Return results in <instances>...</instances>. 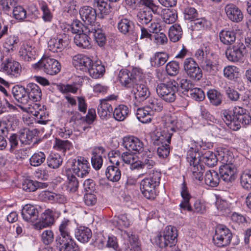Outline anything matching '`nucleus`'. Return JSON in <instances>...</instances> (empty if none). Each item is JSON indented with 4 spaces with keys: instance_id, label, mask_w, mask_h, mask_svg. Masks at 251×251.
Masks as SVG:
<instances>
[{
    "instance_id": "nucleus-17",
    "label": "nucleus",
    "mask_w": 251,
    "mask_h": 251,
    "mask_svg": "<svg viewBox=\"0 0 251 251\" xmlns=\"http://www.w3.org/2000/svg\"><path fill=\"white\" fill-rule=\"evenodd\" d=\"M225 11L228 19L233 23H239L244 18L241 10L234 4H226L225 7Z\"/></svg>"
},
{
    "instance_id": "nucleus-45",
    "label": "nucleus",
    "mask_w": 251,
    "mask_h": 251,
    "mask_svg": "<svg viewBox=\"0 0 251 251\" xmlns=\"http://www.w3.org/2000/svg\"><path fill=\"white\" fill-rule=\"evenodd\" d=\"M129 109L127 106L120 104L113 111V115L114 119L118 121H124L129 113Z\"/></svg>"
},
{
    "instance_id": "nucleus-57",
    "label": "nucleus",
    "mask_w": 251,
    "mask_h": 251,
    "mask_svg": "<svg viewBox=\"0 0 251 251\" xmlns=\"http://www.w3.org/2000/svg\"><path fill=\"white\" fill-rule=\"evenodd\" d=\"M107 0H94V6L97 7L100 14L107 15L110 12L111 6L107 3Z\"/></svg>"
},
{
    "instance_id": "nucleus-23",
    "label": "nucleus",
    "mask_w": 251,
    "mask_h": 251,
    "mask_svg": "<svg viewBox=\"0 0 251 251\" xmlns=\"http://www.w3.org/2000/svg\"><path fill=\"white\" fill-rule=\"evenodd\" d=\"M71 222L67 219H64L59 226V234L55 238V242L72 237L70 227Z\"/></svg>"
},
{
    "instance_id": "nucleus-2",
    "label": "nucleus",
    "mask_w": 251,
    "mask_h": 251,
    "mask_svg": "<svg viewBox=\"0 0 251 251\" xmlns=\"http://www.w3.org/2000/svg\"><path fill=\"white\" fill-rule=\"evenodd\" d=\"M222 113L226 124L233 130H238L242 126L248 125L251 122L248 110L240 106H235L231 110H224Z\"/></svg>"
},
{
    "instance_id": "nucleus-18",
    "label": "nucleus",
    "mask_w": 251,
    "mask_h": 251,
    "mask_svg": "<svg viewBox=\"0 0 251 251\" xmlns=\"http://www.w3.org/2000/svg\"><path fill=\"white\" fill-rule=\"evenodd\" d=\"M188 161L190 165L192 166L191 170L194 177L200 181L203 179V173L204 172V167L200 164V160L196 157V155H189L187 157Z\"/></svg>"
},
{
    "instance_id": "nucleus-42",
    "label": "nucleus",
    "mask_w": 251,
    "mask_h": 251,
    "mask_svg": "<svg viewBox=\"0 0 251 251\" xmlns=\"http://www.w3.org/2000/svg\"><path fill=\"white\" fill-rule=\"evenodd\" d=\"M216 205L218 214L221 215L227 216L231 213L230 203L226 200L218 199L216 202Z\"/></svg>"
},
{
    "instance_id": "nucleus-21",
    "label": "nucleus",
    "mask_w": 251,
    "mask_h": 251,
    "mask_svg": "<svg viewBox=\"0 0 251 251\" xmlns=\"http://www.w3.org/2000/svg\"><path fill=\"white\" fill-rule=\"evenodd\" d=\"M40 131L37 129L30 130L27 128L20 129L18 132L19 139L22 144L29 145L33 139L38 135Z\"/></svg>"
},
{
    "instance_id": "nucleus-12",
    "label": "nucleus",
    "mask_w": 251,
    "mask_h": 251,
    "mask_svg": "<svg viewBox=\"0 0 251 251\" xmlns=\"http://www.w3.org/2000/svg\"><path fill=\"white\" fill-rule=\"evenodd\" d=\"M71 169L78 176L83 177L89 174L90 167L86 158L82 156H77L73 160Z\"/></svg>"
},
{
    "instance_id": "nucleus-56",
    "label": "nucleus",
    "mask_w": 251,
    "mask_h": 251,
    "mask_svg": "<svg viewBox=\"0 0 251 251\" xmlns=\"http://www.w3.org/2000/svg\"><path fill=\"white\" fill-rule=\"evenodd\" d=\"M162 99H150L147 108L151 109L152 112H161L163 108V103Z\"/></svg>"
},
{
    "instance_id": "nucleus-32",
    "label": "nucleus",
    "mask_w": 251,
    "mask_h": 251,
    "mask_svg": "<svg viewBox=\"0 0 251 251\" xmlns=\"http://www.w3.org/2000/svg\"><path fill=\"white\" fill-rule=\"evenodd\" d=\"M173 133L168 131L163 130L160 132H157L152 138L153 144L156 146L164 145V144H170Z\"/></svg>"
},
{
    "instance_id": "nucleus-29",
    "label": "nucleus",
    "mask_w": 251,
    "mask_h": 251,
    "mask_svg": "<svg viewBox=\"0 0 251 251\" xmlns=\"http://www.w3.org/2000/svg\"><path fill=\"white\" fill-rule=\"evenodd\" d=\"M105 151V150L102 147H95L92 151L91 163L93 167L96 170H100L103 163V159L101 154Z\"/></svg>"
},
{
    "instance_id": "nucleus-55",
    "label": "nucleus",
    "mask_w": 251,
    "mask_h": 251,
    "mask_svg": "<svg viewBox=\"0 0 251 251\" xmlns=\"http://www.w3.org/2000/svg\"><path fill=\"white\" fill-rule=\"evenodd\" d=\"M240 178L241 185L244 189H251V170L244 171Z\"/></svg>"
},
{
    "instance_id": "nucleus-11",
    "label": "nucleus",
    "mask_w": 251,
    "mask_h": 251,
    "mask_svg": "<svg viewBox=\"0 0 251 251\" xmlns=\"http://www.w3.org/2000/svg\"><path fill=\"white\" fill-rule=\"evenodd\" d=\"M70 43L69 36L66 33H60L52 37L48 42V48L50 50L53 52L62 51Z\"/></svg>"
},
{
    "instance_id": "nucleus-30",
    "label": "nucleus",
    "mask_w": 251,
    "mask_h": 251,
    "mask_svg": "<svg viewBox=\"0 0 251 251\" xmlns=\"http://www.w3.org/2000/svg\"><path fill=\"white\" fill-rule=\"evenodd\" d=\"M75 236L80 242L86 243L92 238V233L89 228L80 226L75 229Z\"/></svg>"
},
{
    "instance_id": "nucleus-43",
    "label": "nucleus",
    "mask_w": 251,
    "mask_h": 251,
    "mask_svg": "<svg viewBox=\"0 0 251 251\" xmlns=\"http://www.w3.org/2000/svg\"><path fill=\"white\" fill-rule=\"evenodd\" d=\"M207 97L211 104L218 106L222 102L223 95L216 89H210L207 92Z\"/></svg>"
},
{
    "instance_id": "nucleus-19",
    "label": "nucleus",
    "mask_w": 251,
    "mask_h": 251,
    "mask_svg": "<svg viewBox=\"0 0 251 251\" xmlns=\"http://www.w3.org/2000/svg\"><path fill=\"white\" fill-rule=\"evenodd\" d=\"M93 60L83 54H77L73 57V63L77 70L88 72Z\"/></svg>"
},
{
    "instance_id": "nucleus-37",
    "label": "nucleus",
    "mask_w": 251,
    "mask_h": 251,
    "mask_svg": "<svg viewBox=\"0 0 251 251\" xmlns=\"http://www.w3.org/2000/svg\"><path fill=\"white\" fill-rule=\"evenodd\" d=\"M90 75L94 78H98L102 77L105 73V67L101 65L100 62H93L88 72Z\"/></svg>"
},
{
    "instance_id": "nucleus-38",
    "label": "nucleus",
    "mask_w": 251,
    "mask_h": 251,
    "mask_svg": "<svg viewBox=\"0 0 251 251\" xmlns=\"http://www.w3.org/2000/svg\"><path fill=\"white\" fill-rule=\"evenodd\" d=\"M107 178L110 181L118 182L121 177V172L118 166L113 165H109L105 170Z\"/></svg>"
},
{
    "instance_id": "nucleus-1",
    "label": "nucleus",
    "mask_w": 251,
    "mask_h": 251,
    "mask_svg": "<svg viewBox=\"0 0 251 251\" xmlns=\"http://www.w3.org/2000/svg\"><path fill=\"white\" fill-rule=\"evenodd\" d=\"M141 75L138 69H133L131 72L127 70H121L119 74V81L125 87L133 88L134 98L138 102L146 100L150 96L149 88L145 84H138Z\"/></svg>"
},
{
    "instance_id": "nucleus-63",
    "label": "nucleus",
    "mask_w": 251,
    "mask_h": 251,
    "mask_svg": "<svg viewBox=\"0 0 251 251\" xmlns=\"http://www.w3.org/2000/svg\"><path fill=\"white\" fill-rule=\"evenodd\" d=\"M13 16L19 21H23L26 17V11L23 6L17 5L13 9Z\"/></svg>"
},
{
    "instance_id": "nucleus-27",
    "label": "nucleus",
    "mask_w": 251,
    "mask_h": 251,
    "mask_svg": "<svg viewBox=\"0 0 251 251\" xmlns=\"http://www.w3.org/2000/svg\"><path fill=\"white\" fill-rule=\"evenodd\" d=\"M201 66L203 71L214 75L219 71V63L218 60L207 57L201 62Z\"/></svg>"
},
{
    "instance_id": "nucleus-35",
    "label": "nucleus",
    "mask_w": 251,
    "mask_h": 251,
    "mask_svg": "<svg viewBox=\"0 0 251 251\" xmlns=\"http://www.w3.org/2000/svg\"><path fill=\"white\" fill-rule=\"evenodd\" d=\"M205 183L211 187H217L221 181L219 174L214 170L207 171L204 176Z\"/></svg>"
},
{
    "instance_id": "nucleus-54",
    "label": "nucleus",
    "mask_w": 251,
    "mask_h": 251,
    "mask_svg": "<svg viewBox=\"0 0 251 251\" xmlns=\"http://www.w3.org/2000/svg\"><path fill=\"white\" fill-rule=\"evenodd\" d=\"M162 17L164 22L166 24H171L176 21L177 18V14L175 10L170 9H164Z\"/></svg>"
},
{
    "instance_id": "nucleus-50",
    "label": "nucleus",
    "mask_w": 251,
    "mask_h": 251,
    "mask_svg": "<svg viewBox=\"0 0 251 251\" xmlns=\"http://www.w3.org/2000/svg\"><path fill=\"white\" fill-rule=\"evenodd\" d=\"M238 69L235 66L228 65L225 67L223 70L225 77L230 80H235L238 77Z\"/></svg>"
},
{
    "instance_id": "nucleus-59",
    "label": "nucleus",
    "mask_w": 251,
    "mask_h": 251,
    "mask_svg": "<svg viewBox=\"0 0 251 251\" xmlns=\"http://www.w3.org/2000/svg\"><path fill=\"white\" fill-rule=\"evenodd\" d=\"M19 136L16 133H12L8 138L9 149L11 153L16 154L19 148Z\"/></svg>"
},
{
    "instance_id": "nucleus-34",
    "label": "nucleus",
    "mask_w": 251,
    "mask_h": 251,
    "mask_svg": "<svg viewBox=\"0 0 251 251\" xmlns=\"http://www.w3.org/2000/svg\"><path fill=\"white\" fill-rule=\"evenodd\" d=\"M124 235L126 236L129 242V245L125 247V251H140L141 247L137 237L133 234L132 232H128L124 231Z\"/></svg>"
},
{
    "instance_id": "nucleus-7",
    "label": "nucleus",
    "mask_w": 251,
    "mask_h": 251,
    "mask_svg": "<svg viewBox=\"0 0 251 251\" xmlns=\"http://www.w3.org/2000/svg\"><path fill=\"white\" fill-rule=\"evenodd\" d=\"M34 68L44 71L50 75H55L61 70L60 63L55 59L49 57L42 58L40 61L33 65Z\"/></svg>"
},
{
    "instance_id": "nucleus-47",
    "label": "nucleus",
    "mask_w": 251,
    "mask_h": 251,
    "mask_svg": "<svg viewBox=\"0 0 251 251\" xmlns=\"http://www.w3.org/2000/svg\"><path fill=\"white\" fill-rule=\"evenodd\" d=\"M153 11L151 9L143 8L137 14V18L139 22L142 24L147 25L152 19Z\"/></svg>"
},
{
    "instance_id": "nucleus-64",
    "label": "nucleus",
    "mask_w": 251,
    "mask_h": 251,
    "mask_svg": "<svg viewBox=\"0 0 251 251\" xmlns=\"http://www.w3.org/2000/svg\"><path fill=\"white\" fill-rule=\"evenodd\" d=\"M188 97L196 101H201L204 99L205 94L201 89L194 87L189 93Z\"/></svg>"
},
{
    "instance_id": "nucleus-49",
    "label": "nucleus",
    "mask_w": 251,
    "mask_h": 251,
    "mask_svg": "<svg viewBox=\"0 0 251 251\" xmlns=\"http://www.w3.org/2000/svg\"><path fill=\"white\" fill-rule=\"evenodd\" d=\"M63 159L58 153H51L47 158L48 166L52 169L58 168L62 164Z\"/></svg>"
},
{
    "instance_id": "nucleus-46",
    "label": "nucleus",
    "mask_w": 251,
    "mask_h": 251,
    "mask_svg": "<svg viewBox=\"0 0 251 251\" xmlns=\"http://www.w3.org/2000/svg\"><path fill=\"white\" fill-rule=\"evenodd\" d=\"M183 31L179 25L175 24L171 26L169 30V37L170 40L176 42L182 37Z\"/></svg>"
},
{
    "instance_id": "nucleus-16",
    "label": "nucleus",
    "mask_w": 251,
    "mask_h": 251,
    "mask_svg": "<svg viewBox=\"0 0 251 251\" xmlns=\"http://www.w3.org/2000/svg\"><path fill=\"white\" fill-rule=\"evenodd\" d=\"M79 14L86 25L94 27L97 16L95 9L89 6H84L80 9Z\"/></svg>"
},
{
    "instance_id": "nucleus-6",
    "label": "nucleus",
    "mask_w": 251,
    "mask_h": 251,
    "mask_svg": "<svg viewBox=\"0 0 251 251\" xmlns=\"http://www.w3.org/2000/svg\"><path fill=\"white\" fill-rule=\"evenodd\" d=\"M178 84L175 81L161 83L157 85L156 90L160 98L167 102H174L176 99V93L178 91Z\"/></svg>"
},
{
    "instance_id": "nucleus-24",
    "label": "nucleus",
    "mask_w": 251,
    "mask_h": 251,
    "mask_svg": "<svg viewBox=\"0 0 251 251\" xmlns=\"http://www.w3.org/2000/svg\"><path fill=\"white\" fill-rule=\"evenodd\" d=\"M38 209L31 204H26L22 210L23 219L26 222L34 223L38 219L39 216Z\"/></svg>"
},
{
    "instance_id": "nucleus-5",
    "label": "nucleus",
    "mask_w": 251,
    "mask_h": 251,
    "mask_svg": "<svg viewBox=\"0 0 251 251\" xmlns=\"http://www.w3.org/2000/svg\"><path fill=\"white\" fill-rule=\"evenodd\" d=\"M230 159V160L227 154H224L222 160L223 164L219 169L221 180H222L227 183L233 182L236 177L237 168L232 162L233 158L231 156Z\"/></svg>"
},
{
    "instance_id": "nucleus-60",
    "label": "nucleus",
    "mask_w": 251,
    "mask_h": 251,
    "mask_svg": "<svg viewBox=\"0 0 251 251\" xmlns=\"http://www.w3.org/2000/svg\"><path fill=\"white\" fill-rule=\"evenodd\" d=\"M19 42V39L17 36L11 35L6 38L4 47L8 52L13 51L16 49Z\"/></svg>"
},
{
    "instance_id": "nucleus-25",
    "label": "nucleus",
    "mask_w": 251,
    "mask_h": 251,
    "mask_svg": "<svg viewBox=\"0 0 251 251\" xmlns=\"http://www.w3.org/2000/svg\"><path fill=\"white\" fill-rule=\"evenodd\" d=\"M181 196L182 198V200L179 204L181 210H187L192 212L193 208L190 203V200L192 198V196L188 191L186 183L185 181L182 184Z\"/></svg>"
},
{
    "instance_id": "nucleus-52",
    "label": "nucleus",
    "mask_w": 251,
    "mask_h": 251,
    "mask_svg": "<svg viewBox=\"0 0 251 251\" xmlns=\"http://www.w3.org/2000/svg\"><path fill=\"white\" fill-rule=\"evenodd\" d=\"M46 159L45 154L42 151L34 153L30 158V164L33 167H38L43 164Z\"/></svg>"
},
{
    "instance_id": "nucleus-53",
    "label": "nucleus",
    "mask_w": 251,
    "mask_h": 251,
    "mask_svg": "<svg viewBox=\"0 0 251 251\" xmlns=\"http://www.w3.org/2000/svg\"><path fill=\"white\" fill-rule=\"evenodd\" d=\"M89 25H84L77 20H74L72 24L69 25L68 30L71 31L74 34H81L85 32L86 28L89 27Z\"/></svg>"
},
{
    "instance_id": "nucleus-61",
    "label": "nucleus",
    "mask_w": 251,
    "mask_h": 251,
    "mask_svg": "<svg viewBox=\"0 0 251 251\" xmlns=\"http://www.w3.org/2000/svg\"><path fill=\"white\" fill-rule=\"evenodd\" d=\"M179 63L176 61H172L166 66V71L170 76L176 75L179 71Z\"/></svg>"
},
{
    "instance_id": "nucleus-62",
    "label": "nucleus",
    "mask_w": 251,
    "mask_h": 251,
    "mask_svg": "<svg viewBox=\"0 0 251 251\" xmlns=\"http://www.w3.org/2000/svg\"><path fill=\"white\" fill-rule=\"evenodd\" d=\"M179 85L183 90L182 93L187 96H189V93L195 87L194 83L190 80L186 78L182 79L180 81Z\"/></svg>"
},
{
    "instance_id": "nucleus-41",
    "label": "nucleus",
    "mask_w": 251,
    "mask_h": 251,
    "mask_svg": "<svg viewBox=\"0 0 251 251\" xmlns=\"http://www.w3.org/2000/svg\"><path fill=\"white\" fill-rule=\"evenodd\" d=\"M74 43L77 46L82 49H89L91 48L88 33L83 32L76 34L74 37Z\"/></svg>"
},
{
    "instance_id": "nucleus-26",
    "label": "nucleus",
    "mask_w": 251,
    "mask_h": 251,
    "mask_svg": "<svg viewBox=\"0 0 251 251\" xmlns=\"http://www.w3.org/2000/svg\"><path fill=\"white\" fill-rule=\"evenodd\" d=\"M55 246L59 251H80L78 246L73 237L56 242Z\"/></svg>"
},
{
    "instance_id": "nucleus-4",
    "label": "nucleus",
    "mask_w": 251,
    "mask_h": 251,
    "mask_svg": "<svg viewBox=\"0 0 251 251\" xmlns=\"http://www.w3.org/2000/svg\"><path fill=\"white\" fill-rule=\"evenodd\" d=\"M176 228L171 226H167L164 230L159 233L155 238V244L160 248L175 246L177 243Z\"/></svg>"
},
{
    "instance_id": "nucleus-15",
    "label": "nucleus",
    "mask_w": 251,
    "mask_h": 251,
    "mask_svg": "<svg viewBox=\"0 0 251 251\" xmlns=\"http://www.w3.org/2000/svg\"><path fill=\"white\" fill-rule=\"evenodd\" d=\"M123 145L129 151L141 153L144 150V144L138 138L133 136H126L123 138Z\"/></svg>"
},
{
    "instance_id": "nucleus-9",
    "label": "nucleus",
    "mask_w": 251,
    "mask_h": 251,
    "mask_svg": "<svg viewBox=\"0 0 251 251\" xmlns=\"http://www.w3.org/2000/svg\"><path fill=\"white\" fill-rule=\"evenodd\" d=\"M246 52L245 51L244 43L239 42L232 46L228 47L225 51V54L230 62L240 63L243 62Z\"/></svg>"
},
{
    "instance_id": "nucleus-31",
    "label": "nucleus",
    "mask_w": 251,
    "mask_h": 251,
    "mask_svg": "<svg viewBox=\"0 0 251 251\" xmlns=\"http://www.w3.org/2000/svg\"><path fill=\"white\" fill-rule=\"evenodd\" d=\"M28 102L31 100L33 101H39L42 98V92L38 85L30 83L26 85Z\"/></svg>"
},
{
    "instance_id": "nucleus-40",
    "label": "nucleus",
    "mask_w": 251,
    "mask_h": 251,
    "mask_svg": "<svg viewBox=\"0 0 251 251\" xmlns=\"http://www.w3.org/2000/svg\"><path fill=\"white\" fill-rule=\"evenodd\" d=\"M220 40L226 45H230L234 43L236 38V33L234 30H222L219 33Z\"/></svg>"
},
{
    "instance_id": "nucleus-20",
    "label": "nucleus",
    "mask_w": 251,
    "mask_h": 251,
    "mask_svg": "<svg viewBox=\"0 0 251 251\" xmlns=\"http://www.w3.org/2000/svg\"><path fill=\"white\" fill-rule=\"evenodd\" d=\"M86 33H88L89 36H93L96 43L100 47H104L106 42V37L104 31L100 28H96L89 25L85 30Z\"/></svg>"
},
{
    "instance_id": "nucleus-51",
    "label": "nucleus",
    "mask_w": 251,
    "mask_h": 251,
    "mask_svg": "<svg viewBox=\"0 0 251 251\" xmlns=\"http://www.w3.org/2000/svg\"><path fill=\"white\" fill-rule=\"evenodd\" d=\"M148 151L149 153L145 151L142 160L144 169L146 170L152 169L156 164L153 154L149 150Z\"/></svg>"
},
{
    "instance_id": "nucleus-3",
    "label": "nucleus",
    "mask_w": 251,
    "mask_h": 251,
    "mask_svg": "<svg viewBox=\"0 0 251 251\" xmlns=\"http://www.w3.org/2000/svg\"><path fill=\"white\" fill-rule=\"evenodd\" d=\"M161 177L160 172L153 170L149 177L141 181V191L147 199H153L155 198L156 189L160 183Z\"/></svg>"
},
{
    "instance_id": "nucleus-10",
    "label": "nucleus",
    "mask_w": 251,
    "mask_h": 251,
    "mask_svg": "<svg viewBox=\"0 0 251 251\" xmlns=\"http://www.w3.org/2000/svg\"><path fill=\"white\" fill-rule=\"evenodd\" d=\"M183 66L185 73L191 79L199 81L202 78V70L194 58H186L183 62Z\"/></svg>"
},
{
    "instance_id": "nucleus-33",
    "label": "nucleus",
    "mask_w": 251,
    "mask_h": 251,
    "mask_svg": "<svg viewBox=\"0 0 251 251\" xmlns=\"http://www.w3.org/2000/svg\"><path fill=\"white\" fill-rule=\"evenodd\" d=\"M113 112L112 104L105 100H100L98 107V113L101 119H107Z\"/></svg>"
},
{
    "instance_id": "nucleus-13",
    "label": "nucleus",
    "mask_w": 251,
    "mask_h": 251,
    "mask_svg": "<svg viewBox=\"0 0 251 251\" xmlns=\"http://www.w3.org/2000/svg\"><path fill=\"white\" fill-rule=\"evenodd\" d=\"M118 28L123 34L130 36L133 39L138 37L140 28L135 26L134 22L126 18L122 19L118 24Z\"/></svg>"
},
{
    "instance_id": "nucleus-8",
    "label": "nucleus",
    "mask_w": 251,
    "mask_h": 251,
    "mask_svg": "<svg viewBox=\"0 0 251 251\" xmlns=\"http://www.w3.org/2000/svg\"><path fill=\"white\" fill-rule=\"evenodd\" d=\"M232 234L230 230L223 225H218L213 237L214 244L218 247L228 246L231 242Z\"/></svg>"
},
{
    "instance_id": "nucleus-44",
    "label": "nucleus",
    "mask_w": 251,
    "mask_h": 251,
    "mask_svg": "<svg viewBox=\"0 0 251 251\" xmlns=\"http://www.w3.org/2000/svg\"><path fill=\"white\" fill-rule=\"evenodd\" d=\"M168 54L163 52H158L151 58V65L154 67H159L163 65L168 60Z\"/></svg>"
},
{
    "instance_id": "nucleus-58",
    "label": "nucleus",
    "mask_w": 251,
    "mask_h": 251,
    "mask_svg": "<svg viewBox=\"0 0 251 251\" xmlns=\"http://www.w3.org/2000/svg\"><path fill=\"white\" fill-rule=\"evenodd\" d=\"M196 149L195 151L198 153L199 155L204 153L206 151H209V150L213 148V143L209 142H204L201 141L199 142H195Z\"/></svg>"
},
{
    "instance_id": "nucleus-22",
    "label": "nucleus",
    "mask_w": 251,
    "mask_h": 251,
    "mask_svg": "<svg viewBox=\"0 0 251 251\" xmlns=\"http://www.w3.org/2000/svg\"><path fill=\"white\" fill-rule=\"evenodd\" d=\"M12 93L15 99L22 105H25L28 103L26 86L15 85L12 89Z\"/></svg>"
},
{
    "instance_id": "nucleus-36",
    "label": "nucleus",
    "mask_w": 251,
    "mask_h": 251,
    "mask_svg": "<svg viewBox=\"0 0 251 251\" xmlns=\"http://www.w3.org/2000/svg\"><path fill=\"white\" fill-rule=\"evenodd\" d=\"M19 54L21 58L25 61H31L35 59V51L31 46L27 44H23L22 45Z\"/></svg>"
},
{
    "instance_id": "nucleus-48",
    "label": "nucleus",
    "mask_w": 251,
    "mask_h": 251,
    "mask_svg": "<svg viewBox=\"0 0 251 251\" xmlns=\"http://www.w3.org/2000/svg\"><path fill=\"white\" fill-rule=\"evenodd\" d=\"M148 109L146 107L145 108H139L137 110V118L142 123H147L151 120V111H149Z\"/></svg>"
},
{
    "instance_id": "nucleus-39",
    "label": "nucleus",
    "mask_w": 251,
    "mask_h": 251,
    "mask_svg": "<svg viewBox=\"0 0 251 251\" xmlns=\"http://www.w3.org/2000/svg\"><path fill=\"white\" fill-rule=\"evenodd\" d=\"M200 161L205 163L209 167H214L218 162V158L215 153L211 151H206L204 153L199 155L198 158Z\"/></svg>"
},
{
    "instance_id": "nucleus-28",
    "label": "nucleus",
    "mask_w": 251,
    "mask_h": 251,
    "mask_svg": "<svg viewBox=\"0 0 251 251\" xmlns=\"http://www.w3.org/2000/svg\"><path fill=\"white\" fill-rule=\"evenodd\" d=\"M2 68L8 74L15 77L20 76L22 72L20 63L12 59H7L6 62L3 64Z\"/></svg>"
},
{
    "instance_id": "nucleus-14",
    "label": "nucleus",
    "mask_w": 251,
    "mask_h": 251,
    "mask_svg": "<svg viewBox=\"0 0 251 251\" xmlns=\"http://www.w3.org/2000/svg\"><path fill=\"white\" fill-rule=\"evenodd\" d=\"M60 213L55 210L48 209L42 213L39 222L34 225L38 230L51 226L55 222V218L58 217Z\"/></svg>"
}]
</instances>
